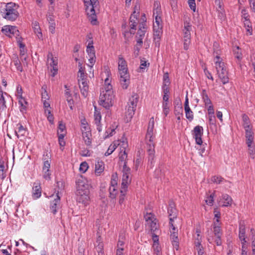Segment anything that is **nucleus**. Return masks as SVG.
<instances>
[{"label":"nucleus","mask_w":255,"mask_h":255,"mask_svg":"<svg viewBox=\"0 0 255 255\" xmlns=\"http://www.w3.org/2000/svg\"><path fill=\"white\" fill-rule=\"evenodd\" d=\"M118 70L121 85L124 89H127L130 83V76L128 72L127 62L122 55L119 56Z\"/></svg>","instance_id":"1"},{"label":"nucleus","mask_w":255,"mask_h":255,"mask_svg":"<svg viewBox=\"0 0 255 255\" xmlns=\"http://www.w3.org/2000/svg\"><path fill=\"white\" fill-rule=\"evenodd\" d=\"M17 7L18 6L15 3L10 2L5 4V8L3 9L0 8V11L4 18L13 21L17 19L19 15Z\"/></svg>","instance_id":"2"},{"label":"nucleus","mask_w":255,"mask_h":255,"mask_svg":"<svg viewBox=\"0 0 255 255\" xmlns=\"http://www.w3.org/2000/svg\"><path fill=\"white\" fill-rule=\"evenodd\" d=\"M215 68L218 76L223 84L229 82L228 73L224 62L220 57L217 55L214 59Z\"/></svg>","instance_id":"3"},{"label":"nucleus","mask_w":255,"mask_h":255,"mask_svg":"<svg viewBox=\"0 0 255 255\" xmlns=\"http://www.w3.org/2000/svg\"><path fill=\"white\" fill-rule=\"evenodd\" d=\"M85 10L87 13L89 20L93 25H96L98 21L97 16L95 13V7L97 6L98 3L87 1V0H84Z\"/></svg>","instance_id":"4"},{"label":"nucleus","mask_w":255,"mask_h":255,"mask_svg":"<svg viewBox=\"0 0 255 255\" xmlns=\"http://www.w3.org/2000/svg\"><path fill=\"white\" fill-rule=\"evenodd\" d=\"M114 97V93L110 91L109 93L101 92L100 96V105L107 109H109L113 105Z\"/></svg>","instance_id":"5"},{"label":"nucleus","mask_w":255,"mask_h":255,"mask_svg":"<svg viewBox=\"0 0 255 255\" xmlns=\"http://www.w3.org/2000/svg\"><path fill=\"white\" fill-rule=\"evenodd\" d=\"M78 81L81 93L86 98L89 92V85L87 82V75L84 72L78 73Z\"/></svg>","instance_id":"6"},{"label":"nucleus","mask_w":255,"mask_h":255,"mask_svg":"<svg viewBox=\"0 0 255 255\" xmlns=\"http://www.w3.org/2000/svg\"><path fill=\"white\" fill-rule=\"evenodd\" d=\"M144 218L147 223L150 225L151 233H157L159 231V226L154 215L152 213H147L144 215Z\"/></svg>","instance_id":"7"},{"label":"nucleus","mask_w":255,"mask_h":255,"mask_svg":"<svg viewBox=\"0 0 255 255\" xmlns=\"http://www.w3.org/2000/svg\"><path fill=\"white\" fill-rule=\"evenodd\" d=\"M76 183L77 188L76 192H89V184L88 183L87 180L83 176L81 175L77 177Z\"/></svg>","instance_id":"8"},{"label":"nucleus","mask_w":255,"mask_h":255,"mask_svg":"<svg viewBox=\"0 0 255 255\" xmlns=\"http://www.w3.org/2000/svg\"><path fill=\"white\" fill-rule=\"evenodd\" d=\"M147 140V151L148 154V162L150 163L151 165H152L154 162V147L155 144L154 142V139H152L151 141L150 139Z\"/></svg>","instance_id":"9"},{"label":"nucleus","mask_w":255,"mask_h":255,"mask_svg":"<svg viewBox=\"0 0 255 255\" xmlns=\"http://www.w3.org/2000/svg\"><path fill=\"white\" fill-rule=\"evenodd\" d=\"M203 134V128L200 126H197L192 131V135L195 139L196 144L201 145L203 143L202 136Z\"/></svg>","instance_id":"10"},{"label":"nucleus","mask_w":255,"mask_h":255,"mask_svg":"<svg viewBox=\"0 0 255 255\" xmlns=\"http://www.w3.org/2000/svg\"><path fill=\"white\" fill-rule=\"evenodd\" d=\"M246 131V143L249 147H251V144L254 141V133L252 131V126L251 125L244 127Z\"/></svg>","instance_id":"11"},{"label":"nucleus","mask_w":255,"mask_h":255,"mask_svg":"<svg viewBox=\"0 0 255 255\" xmlns=\"http://www.w3.org/2000/svg\"><path fill=\"white\" fill-rule=\"evenodd\" d=\"M89 195V192H76L77 201L86 205L88 204L90 199Z\"/></svg>","instance_id":"12"},{"label":"nucleus","mask_w":255,"mask_h":255,"mask_svg":"<svg viewBox=\"0 0 255 255\" xmlns=\"http://www.w3.org/2000/svg\"><path fill=\"white\" fill-rule=\"evenodd\" d=\"M154 124V119L153 117H152L150 119L148 123L147 133L146 134V139H150V140L151 141L152 139L154 138V136H153Z\"/></svg>","instance_id":"13"},{"label":"nucleus","mask_w":255,"mask_h":255,"mask_svg":"<svg viewBox=\"0 0 255 255\" xmlns=\"http://www.w3.org/2000/svg\"><path fill=\"white\" fill-rule=\"evenodd\" d=\"M245 234H246L245 226L243 224H240V227H239V237L242 242L243 248H245V243H246Z\"/></svg>","instance_id":"14"},{"label":"nucleus","mask_w":255,"mask_h":255,"mask_svg":"<svg viewBox=\"0 0 255 255\" xmlns=\"http://www.w3.org/2000/svg\"><path fill=\"white\" fill-rule=\"evenodd\" d=\"M168 213L169 214V219H174L177 218V211L175 207L174 203L172 202H171L169 203V207L168 208Z\"/></svg>","instance_id":"15"},{"label":"nucleus","mask_w":255,"mask_h":255,"mask_svg":"<svg viewBox=\"0 0 255 255\" xmlns=\"http://www.w3.org/2000/svg\"><path fill=\"white\" fill-rule=\"evenodd\" d=\"M136 109L132 106L128 105L127 104L126 107V112L125 113V116L127 120V121H130V120L132 118L133 115H134V113Z\"/></svg>","instance_id":"16"},{"label":"nucleus","mask_w":255,"mask_h":255,"mask_svg":"<svg viewBox=\"0 0 255 255\" xmlns=\"http://www.w3.org/2000/svg\"><path fill=\"white\" fill-rule=\"evenodd\" d=\"M41 195L40 185L38 183H34L32 188V196L34 199L39 198Z\"/></svg>","instance_id":"17"},{"label":"nucleus","mask_w":255,"mask_h":255,"mask_svg":"<svg viewBox=\"0 0 255 255\" xmlns=\"http://www.w3.org/2000/svg\"><path fill=\"white\" fill-rule=\"evenodd\" d=\"M170 239L172 243V245L177 250L179 247V239L178 237V232L177 231H170Z\"/></svg>","instance_id":"18"},{"label":"nucleus","mask_w":255,"mask_h":255,"mask_svg":"<svg viewBox=\"0 0 255 255\" xmlns=\"http://www.w3.org/2000/svg\"><path fill=\"white\" fill-rule=\"evenodd\" d=\"M138 13L139 12H137V13L136 14V11L135 9L129 18V25L130 28L134 30L136 29V26L137 24L136 20L137 19V17Z\"/></svg>","instance_id":"19"},{"label":"nucleus","mask_w":255,"mask_h":255,"mask_svg":"<svg viewBox=\"0 0 255 255\" xmlns=\"http://www.w3.org/2000/svg\"><path fill=\"white\" fill-rule=\"evenodd\" d=\"M138 95L136 93H132L131 97L129 98L128 104V105L133 107L136 109L137 104L138 102Z\"/></svg>","instance_id":"20"},{"label":"nucleus","mask_w":255,"mask_h":255,"mask_svg":"<svg viewBox=\"0 0 255 255\" xmlns=\"http://www.w3.org/2000/svg\"><path fill=\"white\" fill-rule=\"evenodd\" d=\"M59 192L57 193V198L55 199L51 203L50 209L52 212L55 214L57 212V209L60 203V197L58 195Z\"/></svg>","instance_id":"21"},{"label":"nucleus","mask_w":255,"mask_h":255,"mask_svg":"<svg viewBox=\"0 0 255 255\" xmlns=\"http://www.w3.org/2000/svg\"><path fill=\"white\" fill-rule=\"evenodd\" d=\"M233 53L235 58L238 60L237 62L240 63L243 58V56L241 49L239 46H236L233 48Z\"/></svg>","instance_id":"22"},{"label":"nucleus","mask_w":255,"mask_h":255,"mask_svg":"<svg viewBox=\"0 0 255 255\" xmlns=\"http://www.w3.org/2000/svg\"><path fill=\"white\" fill-rule=\"evenodd\" d=\"M201 96L202 97V100L205 104V107H207L209 105V104H211V100L209 97L208 94L206 90L202 89L201 92Z\"/></svg>","instance_id":"23"},{"label":"nucleus","mask_w":255,"mask_h":255,"mask_svg":"<svg viewBox=\"0 0 255 255\" xmlns=\"http://www.w3.org/2000/svg\"><path fill=\"white\" fill-rule=\"evenodd\" d=\"M126 147H123V149L121 150V152L119 154V160L120 165H124L125 162L126 163V164H127V159L128 157L127 153L126 151Z\"/></svg>","instance_id":"24"},{"label":"nucleus","mask_w":255,"mask_h":255,"mask_svg":"<svg viewBox=\"0 0 255 255\" xmlns=\"http://www.w3.org/2000/svg\"><path fill=\"white\" fill-rule=\"evenodd\" d=\"M82 134L85 144L87 146H91L92 143L91 133L90 131L86 130L85 132H83Z\"/></svg>","instance_id":"25"},{"label":"nucleus","mask_w":255,"mask_h":255,"mask_svg":"<svg viewBox=\"0 0 255 255\" xmlns=\"http://www.w3.org/2000/svg\"><path fill=\"white\" fill-rule=\"evenodd\" d=\"M222 199L223 200V204L222 205L223 207H228L232 205V199L228 194L222 195Z\"/></svg>","instance_id":"26"},{"label":"nucleus","mask_w":255,"mask_h":255,"mask_svg":"<svg viewBox=\"0 0 255 255\" xmlns=\"http://www.w3.org/2000/svg\"><path fill=\"white\" fill-rule=\"evenodd\" d=\"M18 128L15 130V132L18 138L24 137L26 133L25 128L20 124L17 125Z\"/></svg>","instance_id":"27"},{"label":"nucleus","mask_w":255,"mask_h":255,"mask_svg":"<svg viewBox=\"0 0 255 255\" xmlns=\"http://www.w3.org/2000/svg\"><path fill=\"white\" fill-rule=\"evenodd\" d=\"M130 183L129 175L123 174L121 188L128 189V184Z\"/></svg>","instance_id":"28"},{"label":"nucleus","mask_w":255,"mask_h":255,"mask_svg":"<svg viewBox=\"0 0 255 255\" xmlns=\"http://www.w3.org/2000/svg\"><path fill=\"white\" fill-rule=\"evenodd\" d=\"M190 30L191 25L189 23H185L184 28L183 30L184 36L183 39H190Z\"/></svg>","instance_id":"29"},{"label":"nucleus","mask_w":255,"mask_h":255,"mask_svg":"<svg viewBox=\"0 0 255 255\" xmlns=\"http://www.w3.org/2000/svg\"><path fill=\"white\" fill-rule=\"evenodd\" d=\"M110 81L109 78H107L105 80V86L104 89L101 92L109 93V92L110 91L112 92V93H114L113 91L112 85L110 83Z\"/></svg>","instance_id":"30"},{"label":"nucleus","mask_w":255,"mask_h":255,"mask_svg":"<svg viewBox=\"0 0 255 255\" xmlns=\"http://www.w3.org/2000/svg\"><path fill=\"white\" fill-rule=\"evenodd\" d=\"M47 63L51 66H57V61L55 60L52 53L49 52L47 55Z\"/></svg>","instance_id":"31"},{"label":"nucleus","mask_w":255,"mask_h":255,"mask_svg":"<svg viewBox=\"0 0 255 255\" xmlns=\"http://www.w3.org/2000/svg\"><path fill=\"white\" fill-rule=\"evenodd\" d=\"M104 169V164L102 161H98L95 164V172L98 173H102Z\"/></svg>","instance_id":"32"},{"label":"nucleus","mask_w":255,"mask_h":255,"mask_svg":"<svg viewBox=\"0 0 255 255\" xmlns=\"http://www.w3.org/2000/svg\"><path fill=\"white\" fill-rule=\"evenodd\" d=\"M109 191L110 197L112 199L115 198L118 193L116 186L114 185H111L109 187Z\"/></svg>","instance_id":"33"},{"label":"nucleus","mask_w":255,"mask_h":255,"mask_svg":"<svg viewBox=\"0 0 255 255\" xmlns=\"http://www.w3.org/2000/svg\"><path fill=\"white\" fill-rule=\"evenodd\" d=\"M4 94L7 95L6 93L3 92L1 87L0 86V105L1 104L2 109H5L6 108L5 99L3 96Z\"/></svg>","instance_id":"34"},{"label":"nucleus","mask_w":255,"mask_h":255,"mask_svg":"<svg viewBox=\"0 0 255 255\" xmlns=\"http://www.w3.org/2000/svg\"><path fill=\"white\" fill-rule=\"evenodd\" d=\"M13 36H15L16 42L20 48H24L25 47L24 44L22 42V38L19 35V32L18 31V33L14 34Z\"/></svg>","instance_id":"35"},{"label":"nucleus","mask_w":255,"mask_h":255,"mask_svg":"<svg viewBox=\"0 0 255 255\" xmlns=\"http://www.w3.org/2000/svg\"><path fill=\"white\" fill-rule=\"evenodd\" d=\"M13 63L15 66L16 68V69L18 71H19L20 72H22L23 71V68L21 62L17 56H15V57L13 59Z\"/></svg>","instance_id":"36"},{"label":"nucleus","mask_w":255,"mask_h":255,"mask_svg":"<svg viewBox=\"0 0 255 255\" xmlns=\"http://www.w3.org/2000/svg\"><path fill=\"white\" fill-rule=\"evenodd\" d=\"M117 144L116 143H113L109 147L107 151L105 152V155L107 156L111 154L117 148Z\"/></svg>","instance_id":"37"},{"label":"nucleus","mask_w":255,"mask_h":255,"mask_svg":"<svg viewBox=\"0 0 255 255\" xmlns=\"http://www.w3.org/2000/svg\"><path fill=\"white\" fill-rule=\"evenodd\" d=\"M169 102H162L163 113L165 116H167L169 113Z\"/></svg>","instance_id":"38"},{"label":"nucleus","mask_w":255,"mask_h":255,"mask_svg":"<svg viewBox=\"0 0 255 255\" xmlns=\"http://www.w3.org/2000/svg\"><path fill=\"white\" fill-rule=\"evenodd\" d=\"M186 118L190 121H191L194 118L193 113L190 108L185 109Z\"/></svg>","instance_id":"39"},{"label":"nucleus","mask_w":255,"mask_h":255,"mask_svg":"<svg viewBox=\"0 0 255 255\" xmlns=\"http://www.w3.org/2000/svg\"><path fill=\"white\" fill-rule=\"evenodd\" d=\"M244 22L247 31L249 32L250 35H252V28L251 24V22L250 21L249 19H246V17H245V20H244Z\"/></svg>","instance_id":"40"},{"label":"nucleus","mask_w":255,"mask_h":255,"mask_svg":"<svg viewBox=\"0 0 255 255\" xmlns=\"http://www.w3.org/2000/svg\"><path fill=\"white\" fill-rule=\"evenodd\" d=\"M127 189H121V195L119 198V204L122 205L125 201V197L126 195Z\"/></svg>","instance_id":"41"},{"label":"nucleus","mask_w":255,"mask_h":255,"mask_svg":"<svg viewBox=\"0 0 255 255\" xmlns=\"http://www.w3.org/2000/svg\"><path fill=\"white\" fill-rule=\"evenodd\" d=\"M46 87L44 86L42 87L41 97L42 101H46L49 99V97L46 90Z\"/></svg>","instance_id":"42"},{"label":"nucleus","mask_w":255,"mask_h":255,"mask_svg":"<svg viewBox=\"0 0 255 255\" xmlns=\"http://www.w3.org/2000/svg\"><path fill=\"white\" fill-rule=\"evenodd\" d=\"M1 31L6 35L8 36L9 37H11V30L10 29V25H5L3 26Z\"/></svg>","instance_id":"43"},{"label":"nucleus","mask_w":255,"mask_h":255,"mask_svg":"<svg viewBox=\"0 0 255 255\" xmlns=\"http://www.w3.org/2000/svg\"><path fill=\"white\" fill-rule=\"evenodd\" d=\"M18 103L20 105L21 109H20V111L22 112V110H25L26 109V105L27 104V102L25 101V99L23 98H18Z\"/></svg>","instance_id":"44"},{"label":"nucleus","mask_w":255,"mask_h":255,"mask_svg":"<svg viewBox=\"0 0 255 255\" xmlns=\"http://www.w3.org/2000/svg\"><path fill=\"white\" fill-rule=\"evenodd\" d=\"M242 119H243V127H245L247 126H249L251 125L250 123V120L248 116L246 114H243L242 115Z\"/></svg>","instance_id":"45"},{"label":"nucleus","mask_w":255,"mask_h":255,"mask_svg":"<svg viewBox=\"0 0 255 255\" xmlns=\"http://www.w3.org/2000/svg\"><path fill=\"white\" fill-rule=\"evenodd\" d=\"M154 253L156 255H161V247L159 246V244H153L152 246Z\"/></svg>","instance_id":"46"},{"label":"nucleus","mask_w":255,"mask_h":255,"mask_svg":"<svg viewBox=\"0 0 255 255\" xmlns=\"http://www.w3.org/2000/svg\"><path fill=\"white\" fill-rule=\"evenodd\" d=\"M149 66V63H147V61L141 59L140 60V72H143L145 69L147 67H148Z\"/></svg>","instance_id":"47"},{"label":"nucleus","mask_w":255,"mask_h":255,"mask_svg":"<svg viewBox=\"0 0 255 255\" xmlns=\"http://www.w3.org/2000/svg\"><path fill=\"white\" fill-rule=\"evenodd\" d=\"M89 166L86 162H83L81 163L79 170L82 173H85L88 169Z\"/></svg>","instance_id":"48"},{"label":"nucleus","mask_w":255,"mask_h":255,"mask_svg":"<svg viewBox=\"0 0 255 255\" xmlns=\"http://www.w3.org/2000/svg\"><path fill=\"white\" fill-rule=\"evenodd\" d=\"M211 180L214 183L221 184L225 179L221 176H214L212 177Z\"/></svg>","instance_id":"49"},{"label":"nucleus","mask_w":255,"mask_h":255,"mask_svg":"<svg viewBox=\"0 0 255 255\" xmlns=\"http://www.w3.org/2000/svg\"><path fill=\"white\" fill-rule=\"evenodd\" d=\"M86 51L89 56L95 55V49L93 46H87Z\"/></svg>","instance_id":"50"},{"label":"nucleus","mask_w":255,"mask_h":255,"mask_svg":"<svg viewBox=\"0 0 255 255\" xmlns=\"http://www.w3.org/2000/svg\"><path fill=\"white\" fill-rule=\"evenodd\" d=\"M214 233L215 236H222V233L221 232L220 227H219L218 226H216L215 223H214Z\"/></svg>","instance_id":"51"},{"label":"nucleus","mask_w":255,"mask_h":255,"mask_svg":"<svg viewBox=\"0 0 255 255\" xmlns=\"http://www.w3.org/2000/svg\"><path fill=\"white\" fill-rule=\"evenodd\" d=\"M123 165V174L124 175H130V169L127 166V164H126V163L125 162L124 164Z\"/></svg>","instance_id":"52"},{"label":"nucleus","mask_w":255,"mask_h":255,"mask_svg":"<svg viewBox=\"0 0 255 255\" xmlns=\"http://www.w3.org/2000/svg\"><path fill=\"white\" fill-rule=\"evenodd\" d=\"M215 195V192L211 194L208 197V199L206 200V203L212 206L214 202V197Z\"/></svg>","instance_id":"53"},{"label":"nucleus","mask_w":255,"mask_h":255,"mask_svg":"<svg viewBox=\"0 0 255 255\" xmlns=\"http://www.w3.org/2000/svg\"><path fill=\"white\" fill-rule=\"evenodd\" d=\"M162 33V31H153L154 39L155 40H157V42L160 39L161 35Z\"/></svg>","instance_id":"54"},{"label":"nucleus","mask_w":255,"mask_h":255,"mask_svg":"<svg viewBox=\"0 0 255 255\" xmlns=\"http://www.w3.org/2000/svg\"><path fill=\"white\" fill-rule=\"evenodd\" d=\"M168 85L163 84L162 87L163 95H169L170 89Z\"/></svg>","instance_id":"55"},{"label":"nucleus","mask_w":255,"mask_h":255,"mask_svg":"<svg viewBox=\"0 0 255 255\" xmlns=\"http://www.w3.org/2000/svg\"><path fill=\"white\" fill-rule=\"evenodd\" d=\"M42 171H43V178L46 179V180H50V175H51V173L50 172V171L49 170H42Z\"/></svg>","instance_id":"56"},{"label":"nucleus","mask_w":255,"mask_h":255,"mask_svg":"<svg viewBox=\"0 0 255 255\" xmlns=\"http://www.w3.org/2000/svg\"><path fill=\"white\" fill-rule=\"evenodd\" d=\"M34 32L35 33H37V36L39 38H40V36L42 37V33L40 31V27L36 22H35L34 24Z\"/></svg>","instance_id":"57"},{"label":"nucleus","mask_w":255,"mask_h":255,"mask_svg":"<svg viewBox=\"0 0 255 255\" xmlns=\"http://www.w3.org/2000/svg\"><path fill=\"white\" fill-rule=\"evenodd\" d=\"M94 119L95 124H100L101 116L100 113L95 112L94 114Z\"/></svg>","instance_id":"58"},{"label":"nucleus","mask_w":255,"mask_h":255,"mask_svg":"<svg viewBox=\"0 0 255 255\" xmlns=\"http://www.w3.org/2000/svg\"><path fill=\"white\" fill-rule=\"evenodd\" d=\"M188 4L190 8L193 11L196 10V3L195 0H188Z\"/></svg>","instance_id":"59"},{"label":"nucleus","mask_w":255,"mask_h":255,"mask_svg":"<svg viewBox=\"0 0 255 255\" xmlns=\"http://www.w3.org/2000/svg\"><path fill=\"white\" fill-rule=\"evenodd\" d=\"M209 121L210 125H215L216 124V117L215 115H209Z\"/></svg>","instance_id":"60"},{"label":"nucleus","mask_w":255,"mask_h":255,"mask_svg":"<svg viewBox=\"0 0 255 255\" xmlns=\"http://www.w3.org/2000/svg\"><path fill=\"white\" fill-rule=\"evenodd\" d=\"M207 107L208 115L214 114V109L212 102L211 104H209V105Z\"/></svg>","instance_id":"61"},{"label":"nucleus","mask_w":255,"mask_h":255,"mask_svg":"<svg viewBox=\"0 0 255 255\" xmlns=\"http://www.w3.org/2000/svg\"><path fill=\"white\" fill-rule=\"evenodd\" d=\"M157 233H152V239L153 242V244H159L158 236L156 235Z\"/></svg>","instance_id":"62"},{"label":"nucleus","mask_w":255,"mask_h":255,"mask_svg":"<svg viewBox=\"0 0 255 255\" xmlns=\"http://www.w3.org/2000/svg\"><path fill=\"white\" fill-rule=\"evenodd\" d=\"M87 42H88L87 46H93V41L92 34L89 33L86 36Z\"/></svg>","instance_id":"63"},{"label":"nucleus","mask_w":255,"mask_h":255,"mask_svg":"<svg viewBox=\"0 0 255 255\" xmlns=\"http://www.w3.org/2000/svg\"><path fill=\"white\" fill-rule=\"evenodd\" d=\"M145 30H142V27L140 25V27H139V29H138V30L137 31V35H139V37L138 38H143V37L144 36V35H145Z\"/></svg>","instance_id":"64"}]
</instances>
